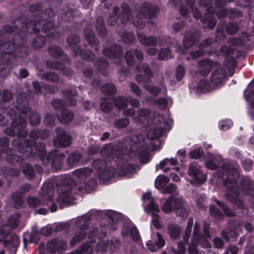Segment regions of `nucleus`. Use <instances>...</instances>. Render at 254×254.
<instances>
[{"mask_svg":"<svg viewBox=\"0 0 254 254\" xmlns=\"http://www.w3.org/2000/svg\"><path fill=\"white\" fill-rule=\"evenodd\" d=\"M73 118V114L69 111L64 110L62 111L61 117H59L60 121L63 123H66L71 121Z\"/></svg>","mask_w":254,"mask_h":254,"instance_id":"32","label":"nucleus"},{"mask_svg":"<svg viewBox=\"0 0 254 254\" xmlns=\"http://www.w3.org/2000/svg\"><path fill=\"white\" fill-rule=\"evenodd\" d=\"M237 26L235 24H231L227 28L228 32L231 34H233L237 31Z\"/></svg>","mask_w":254,"mask_h":254,"instance_id":"63","label":"nucleus"},{"mask_svg":"<svg viewBox=\"0 0 254 254\" xmlns=\"http://www.w3.org/2000/svg\"><path fill=\"white\" fill-rule=\"evenodd\" d=\"M176 190V186L173 184H170L165 188L163 189L162 192L164 193H175Z\"/></svg>","mask_w":254,"mask_h":254,"instance_id":"49","label":"nucleus"},{"mask_svg":"<svg viewBox=\"0 0 254 254\" xmlns=\"http://www.w3.org/2000/svg\"><path fill=\"white\" fill-rule=\"evenodd\" d=\"M172 55L168 49H162L160 50L158 58L159 59L166 60L171 58Z\"/></svg>","mask_w":254,"mask_h":254,"instance_id":"37","label":"nucleus"},{"mask_svg":"<svg viewBox=\"0 0 254 254\" xmlns=\"http://www.w3.org/2000/svg\"><path fill=\"white\" fill-rule=\"evenodd\" d=\"M203 148L200 147L191 151L189 154V156L192 159H197L203 154Z\"/></svg>","mask_w":254,"mask_h":254,"instance_id":"40","label":"nucleus"},{"mask_svg":"<svg viewBox=\"0 0 254 254\" xmlns=\"http://www.w3.org/2000/svg\"><path fill=\"white\" fill-rule=\"evenodd\" d=\"M177 161L175 158H165L161 162H160L159 165L156 166V168L157 170L160 169H162L164 172H167L172 168L174 169V167L177 164Z\"/></svg>","mask_w":254,"mask_h":254,"instance_id":"21","label":"nucleus"},{"mask_svg":"<svg viewBox=\"0 0 254 254\" xmlns=\"http://www.w3.org/2000/svg\"><path fill=\"white\" fill-rule=\"evenodd\" d=\"M133 53L135 54V56L138 60H141L143 58L142 53L138 50L134 52L128 51L126 56V59L127 63L129 65H131L134 61V58L133 56Z\"/></svg>","mask_w":254,"mask_h":254,"instance_id":"27","label":"nucleus"},{"mask_svg":"<svg viewBox=\"0 0 254 254\" xmlns=\"http://www.w3.org/2000/svg\"><path fill=\"white\" fill-rule=\"evenodd\" d=\"M50 53L55 57L60 56L62 53V51L60 48L58 47H55L51 48L50 50Z\"/></svg>","mask_w":254,"mask_h":254,"instance_id":"57","label":"nucleus"},{"mask_svg":"<svg viewBox=\"0 0 254 254\" xmlns=\"http://www.w3.org/2000/svg\"><path fill=\"white\" fill-rule=\"evenodd\" d=\"M101 90L104 94H112L116 91V89L113 84L108 83L102 87Z\"/></svg>","mask_w":254,"mask_h":254,"instance_id":"39","label":"nucleus"},{"mask_svg":"<svg viewBox=\"0 0 254 254\" xmlns=\"http://www.w3.org/2000/svg\"><path fill=\"white\" fill-rule=\"evenodd\" d=\"M232 123L230 120H224L219 122V127L221 130H225L232 126Z\"/></svg>","mask_w":254,"mask_h":254,"instance_id":"46","label":"nucleus"},{"mask_svg":"<svg viewBox=\"0 0 254 254\" xmlns=\"http://www.w3.org/2000/svg\"><path fill=\"white\" fill-rule=\"evenodd\" d=\"M66 243L64 241H60L58 239H55L49 242L46 245V250L48 252L54 253L56 252L62 253L65 250Z\"/></svg>","mask_w":254,"mask_h":254,"instance_id":"16","label":"nucleus"},{"mask_svg":"<svg viewBox=\"0 0 254 254\" xmlns=\"http://www.w3.org/2000/svg\"><path fill=\"white\" fill-rule=\"evenodd\" d=\"M12 198L16 208L21 206L22 204L23 200L21 195L18 193H14L12 195Z\"/></svg>","mask_w":254,"mask_h":254,"instance_id":"45","label":"nucleus"},{"mask_svg":"<svg viewBox=\"0 0 254 254\" xmlns=\"http://www.w3.org/2000/svg\"><path fill=\"white\" fill-rule=\"evenodd\" d=\"M137 116L140 118H145L147 123L150 124L151 128L148 131L147 136L151 139L160 136L164 131L169 130L172 125L171 118L168 117L164 119L157 113H151L146 109L138 110Z\"/></svg>","mask_w":254,"mask_h":254,"instance_id":"3","label":"nucleus"},{"mask_svg":"<svg viewBox=\"0 0 254 254\" xmlns=\"http://www.w3.org/2000/svg\"><path fill=\"white\" fill-rule=\"evenodd\" d=\"M185 251V247L184 243L180 242L178 244V247L177 250L174 251L175 254H184Z\"/></svg>","mask_w":254,"mask_h":254,"instance_id":"53","label":"nucleus"},{"mask_svg":"<svg viewBox=\"0 0 254 254\" xmlns=\"http://www.w3.org/2000/svg\"><path fill=\"white\" fill-rule=\"evenodd\" d=\"M169 179L164 175L158 176L155 181V187L158 190H162L165 185L168 182Z\"/></svg>","mask_w":254,"mask_h":254,"instance_id":"28","label":"nucleus"},{"mask_svg":"<svg viewBox=\"0 0 254 254\" xmlns=\"http://www.w3.org/2000/svg\"><path fill=\"white\" fill-rule=\"evenodd\" d=\"M41 26V23L39 22L31 21L26 25V27L28 32H36L39 31Z\"/></svg>","mask_w":254,"mask_h":254,"instance_id":"35","label":"nucleus"},{"mask_svg":"<svg viewBox=\"0 0 254 254\" xmlns=\"http://www.w3.org/2000/svg\"><path fill=\"white\" fill-rule=\"evenodd\" d=\"M239 172L236 168L227 169L225 174H223L220 177L224 180V184L228 188V193L226 198L228 200L235 203H239L238 199V193L241 191L246 194H249V191H254L251 189V181L247 179L243 181L241 184V190L236 187L237 179L239 177Z\"/></svg>","mask_w":254,"mask_h":254,"instance_id":"2","label":"nucleus"},{"mask_svg":"<svg viewBox=\"0 0 254 254\" xmlns=\"http://www.w3.org/2000/svg\"><path fill=\"white\" fill-rule=\"evenodd\" d=\"M140 75L136 77L137 81H148V77H150L152 73L149 69L148 66L145 65L138 69Z\"/></svg>","mask_w":254,"mask_h":254,"instance_id":"26","label":"nucleus"},{"mask_svg":"<svg viewBox=\"0 0 254 254\" xmlns=\"http://www.w3.org/2000/svg\"><path fill=\"white\" fill-rule=\"evenodd\" d=\"M19 114H20V118L19 119L21 120L20 121V127H18V125H16L17 121H14L12 122V126L14 127V131L16 130L17 131V136L18 137H24L25 135L27 134V132L24 129V127H25V122L26 121V119L25 117L23 116V114H26L27 112L29 111V109L27 107H25L21 111L20 110H18Z\"/></svg>","mask_w":254,"mask_h":254,"instance_id":"14","label":"nucleus"},{"mask_svg":"<svg viewBox=\"0 0 254 254\" xmlns=\"http://www.w3.org/2000/svg\"><path fill=\"white\" fill-rule=\"evenodd\" d=\"M144 139V137L141 134L132 136L130 138L129 150L128 146H126V152L118 157L120 164L117 167V170L120 176L130 178L136 172L135 167L129 164L126 161L127 159L138 155L140 161L143 163L149 162L150 158L148 155V150H142L141 148L138 147V143Z\"/></svg>","mask_w":254,"mask_h":254,"instance_id":"1","label":"nucleus"},{"mask_svg":"<svg viewBox=\"0 0 254 254\" xmlns=\"http://www.w3.org/2000/svg\"><path fill=\"white\" fill-rule=\"evenodd\" d=\"M213 64V63L208 60H204L200 61L198 65L200 74L203 76H206L209 72Z\"/></svg>","mask_w":254,"mask_h":254,"instance_id":"25","label":"nucleus"},{"mask_svg":"<svg viewBox=\"0 0 254 254\" xmlns=\"http://www.w3.org/2000/svg\"><path fill=\"white\" fill-rule=\"evenodd\" d=\"M226 76V73L222 69H217L213 73L211 76V80L214 84V88H216L220 86L224 81Z\"/></svg>","mask_w":254,"mask_h":254,"instance_id":"22","label":"nucleus"},{"mask_svg":"<svg viewBox=\"0 0 254 254\" xmlns=\"http://www.w3.org/2000/svg\"><path fill=\"white\" fill-rule=\"evenodd\" d=\"M213 242L216 248H221L223 246V243L220 238H216L214 239Z\"/></svg>","mask_w":254,"mask_h":254,"instance_id":"62","label":"nucleus"},{"mask_svg":"<svg viewBox=\"0 0 254 254\" xmlns=\"http://www.w3.org/2000/svg\"><path fill=\"white\" fill-rule=\"evenodd\" d=\"M81 156L78 153L73 154L71 155L68 160L67 162L70 165H73L80 160Z\"/></svg>","mask_w":254,"mask_h":254,"instance_id":"47","label":"nucleus"},{"mask_svg":"<svg viewBox=\"0 0 254 254\" xmlns=\"http://www.w3.org/2000/svg\"><path fill=\"white\" fill-rule=\"evenodd\" d=\"M193 224V219L190 218L188 220V226L186 228V231L185 235L184 236V241L185 242H187L189 240V235L190 233L191 228Z\"/></svg>","mask_w":254,"mask_h":254,"instance_id":"41","label":"nucleus"},{"mask_svg":"<svg viewBox=\"0 0 254 254\" xmlns=\"http://www.w3.org/2000/svg\"><path fill=\"white\" fill-rule=\"evenodd\" d=\"M19 218V215L17 213L15 214L12 217L9 218L8 224L11 228H15L18 223V220Z\"/></svg>","mask_w":254,"mask_h":254,"instance_id":"42","label":"nucleus"},{"mask_svg":"<svg viewBox=\"0 0 254 254\" xmlns=\"http://www.w3.org/2000/svg\"><path fill=\"white\" fill-rule=\"evenodd\" d=\"M252 164V161L250 160H246L242 163L244 168L247 171L251 169Z\"/></svg>","mask_w":254,"mask_h":254,"instance_id":"61","label":"nucleus"},{"mask_svg":"<svg viewBox=\"0 0 254 254\" xmlns=\"http://www.w3.org/2000/svg\"><path fill=\"white\" fill-rule=\"evenodd\" d=\"M119 246V241L117 239L113 238L108 243L104 241L99 242L97 245L95 252L92 250V245L88 243L84 244L80 250L73 252L70 254H90L91 252L93 253V254H95V253H97V254H100L107 251L109 249V251L112 253H114L118 250Z\"/></svg>","mask_w":254,"mask_h":254,"instance_id":"5","label":"nucleus"},{"mask_svg":"<svg viewBox=\"0 0 254 254\" xmlns=\"http://www.w3.org/2000/svg\"><path fill=\"white\" fill-rule=\"evenodd\" d=\"M92 171L88 168H82L75 170L73 173L74 180L76 183L73 182L70 178H66V181L68 183L71 182L74 187L76 188L79 190H81L83 188H87V184L86 183L88 177L91 174Z\"/></svg>","mask_w":254,"mask_h":254,"instance_id":"7","label":"nucleus"},{"mask_svg":"<svg viewBox=\"0 0 254 254\" xmlns=\"http://www.w3.org/2000/svg\"><path fill=\"white\" fill-rule=\"evenodd\" d=\"M221 157L218 155H214L209 154L205 157V167L210 170H215L222 163Z\"/></svg>","mask_w":254,"mask_h":254,"instance_id":"19","label":"nucleus"},{"mask_svg":"<svg viewBox=\"0 0 254 254\" xmlns=\"http://www.w3.org/2000/svg\"><path fill=\"white\" fill-rule=\"evenodd\" d=\"M57 136L54 140L56 146L65 147L70 143V137L67 134L62 128H58L56 130Z\"/></svg>","mask_w":254,"mask_h":254,"instance_id":"17","label":"nucleus"},{"mask_svg":"<svg viewBox=\"0 0 254 254\" xmlns=\"http://www.w3.org/2000/svg\"><path fill=\"white\" fill-rule=\"evenodd\" d=\"M18 245V237L15 235H12L9 241L4 244V250L0 251V254H15Z\"/></svg>","mask_w":254,"mask_h":254,"instance_id":"15","label":"nucleus"},{"mask_svg":"<svg viewBox=\"0 0 254 254\" xmlns=\"http://www.w3.org/2000/svg\"><path fill=\"white\" fill-rule=\"evenodd\" d=\"M29 122L31 125L35 126L39 123L40 118L38 114H33L29 117Z\"/></svg>","mask_w":254,"mask_h":254,"instance_id":"55","label":"nucleus"},{"mask_svg":"<svg viewBox=\"0 0 254 254\" xmlns=\"http://www.w3.org/2000/svg\"><path fill=\"white\" fill-rule=\"evenodd\" d=\"M199 227L197 223H195L194 226L193 237L191 239V244L189 246V254H195L197 251L196 249L198 242H200L202 236L199 234Z\"/></svg>","mask_w":254,"mask_h":254,"instance_id":"18","label":"nucleus"},{"mask_svg":"<svg viewBox=\"0 0 254 254\" xmlns=\"http://www.w3.org/2000/svg\"><path fill=\"white\" fill-rule=\"evenodd\" d=\"M156 237L157 241H155V245H154L151 241H148L146 243V247L151 252H154L156 250V247L160 248L163 247L165 245L162 237L159 233H157L156 234Z\"/></svg>","mask_w":254,"mask_h":254,"instance_id":"24","label":"nucleus"},{"mask_svg":"<svg viewBox=\"0 0 254 254\" xmlns=\"http://www.w3.org/2000/svg\"><path fill=\"white\" fill-rule=\"evenodd\" d=\"M138 38L143 45H156L157 41L153 37H147L142 33H138Z\"/></svg>","mask_w":254,"mask_h":254,"instance_id":"29","label":"nucleus"},{"mask_svg":"<svg viewBox=\"0 0 254 254\" xmlns=\"http://www.w3.org/2000/svg\"><path fill=\"white\" fill-rule=\"evenodd\" d=\"M70 188L63 185L59 189V197L57 201L62 207H65L73 203V195L69 190Z\"/></svg>","mask_w":254,"mask_h":254,"instance_id":"11","label":"nucleus"},{"mask_svg":"<svg viewBox=\"0 0 254 254\" xmlns=\"http://www.w3.org/2000/svg\"><path fill=\"white\" fill-rule=\"evenodd\" d=\"M215 201L217 205L222 209L225 214L230 216L235 215V213L227 208L224 204L221 203L216 199H215Z\"/></svg>","mask_w":254,"mask_h":254,"instance_id":"43","label":"nucleus"},{"mask_svg":"<svg viewBox=\"0 0 254 254\" xmlns=\"http://www.w3.org/2000/svg\"><path fill=\"white\" fill-rule=\"evenodd\" d=\"M133 24L137 27L142 28L145 26V23L142 18L136 17V19L133 22Z\"/></svg>","mask_w":254,"mask_h":254,"instance_id":"59","label":"nucleus"},{"mask_svg":"<svg viewBox=\"0 0 254 254\" xmlns=\"http://www.w3.org/2000/svg\"><path fill=\"white\" fill-rule=\"evenodd\" d=\"M54 28V25L52 21H48L46 22L42 27V31L44 33H47Z\"/></svg>","mask_w":254,"mask_h":254,"instance_id":"52","label":"nucleus"},{"mask_svg":"<svg viewBox=\"0 0 254 254\" xmlns=\"http://www.w3.org/2000/svg\"><path fill=\"white\" fill-rule=\"evenodd\" d=\"M173 101L171 98H160L155 101V104L160 109H165L172 104Z\"/></svg>","mask_w":254,"mask_h":254,"instance_id":"31","label":"nucleus"},{"mask_svg":"<svg viewBox=\"0 0 254 254\" xmlns=\"http://www.w3.org/2000/svg\"><path fill=\"white\" fill-rule=\"evenodd\" d=\"M53 194V190L51 186L47 184H44L41 189L40 197L43 200H39L36 197H29L27 199L28 205L32 207H37L40 204L47 205L50 208L51 212L56 211L57 206L53 202L52 196Z\"/></svg>","mask_w":254,"mask_h":254,"instance_id":"4","label":"nucleus"},{"mask_svg":"<svg viewBox=\"0 0 254 254\" xmlns=\"http://www.w3.org/2000/svg\"><path fill=\"white\" fill-rule=\"evenodd\" d=\"M89 220L88 216H83L75 221V234L70 243L71 246L85 238L87 232H88L87 223Z\"/></svg>","mask_w":254,"mask_h":254,"instance_id":"8","label":"nucleus"},{"mask_svg":"<svg viewBox=\"0 0 254 254\" xmlns=\"http://www.w3.org/2000/svg\"><path fill=\"white\" fill-rule=\"evenodd\" d=\"M210 213L216 219L218 218L220 216H221V213L220 210L216 209L214 206H211L210 208Z\"/></svg>","mask_w":254,"mask_h":254,"instance_id":"56","label":"nucleus"},{"mask_svg":"<svg viewBox=\"0 0 254 254\" xmlns=\"http://www.w3.org/2000/svg\"><path fill=\"white\" fill-rule=\"evenodd\" d=\"M144 87L146 89L149 93L156 95L161 91H162L163 93L166 92L165 89L162 87V89L159 88L157 87H155L152 85L146 84L144 85Z\"/></svg>","mask_w":254,"mask_h":254,"instance_id":"34","label":"nucleus"},{"mask_svg":"<svg viewBox=\"0 0 254 254\" xmlns=\"http://www.w3.org/2000/svg\"><path fill=\"white\" fill-rule=\"evenodd\" d=\"M46 78L48 80L53 82H57L59 79L58 76L56 74L53 73H49L47 74Z\"/></svg>","mask_w":254,"mask_h":254,"instance_id":"60","label":"nucleus"},{"mask_svg":"<svg viewBox=\"0 0 254 254\" xmlns=\"http://www.w3.org/2000/svg\"><path fill=\"white\" fill-rule=\"evenodd\" d=\"M113 101L114 103L115 106L117 108L121 109H124L127 107L128 100L125 97H119L115 99H102L100 105L101 110L105 112L110 111L113 107V105L111 103Z\"/></svg>","mask_w":254,"mask_h":254,"instance_id":"9","label":"nucleus"},{"mask_svg":"<svg viewBox=\"0 0 254 254\" xmlns=\"http://www.w3.org/2000/svg\"><path fill=\"white\" fill-rule=\"evenodd\" d=\"M10 228L8 225L0 227V241L5 240L6 237L9 234Z\"/></svg>","mask_w":254,"mask_h":254,"instance_id":"36","label":"nucleus"},{"mask_svg":"<svg viewBox=\"0 0 254 254\" xmlns=\"http://www.w3.org/2000/svg\"><path fill=\"white\" fill-rule=\"evenodd\" d=\"M168 231L170 237L175 239L180 235L181 230L177 225H170L169 226Z\"/></svg>","mask_w":254,"mask_h":254,"instance_id":"33","label":"nucleus"},{"mask_svg":"<svg viewBox=\"0 0 254 254\" xmlns=\"http://www.w3.org/2000/svg\"><path fill=\"white\" fill-rule=\"evenodd\" d=\"M122 233L126 236L129 235L134 240H137L139 238L138 232L136 227L134 226H131L129 230L124 228L122 231Z\"/></svg>","mask_w":254,"mask_h":254,"instance_id":"30","label":"nucleus"},{"mask_svg":"<svg viewBox=\"0 0 254 254\" xmlns=\"http://www.w3.org/2000/svg\"><path fill=\"white\" fill-rule=\"evenodd\" d=\"M246 100L250 103L251 107L254 108V81L251 82L244 91Z\"/></svg>","mask_w":254,"mask_h":254,"instance_id":"23","label":"nucleus"},{"mask_svg":"<svg viewBox=\"0 0 254 254\" xmlns=\"http://www.w3.org/2000/svg\"><path fill=\"white\" fill-rule=\"evenodd\" d=\"M75 95V92L74 91L73 93H69L67 95V98L68 100H69V104L70 105H74L76 103V101L74 99H72V96Z\"/></svg>","mask_w":254,"mask_h":254,"instance_id":"64","label":"nucleus"},{"mask_svg":"<svg viewBox=\"0 0 254 254\" xmlns=\"http://www.w3.org/2000/svg\"><path fill=\"white\" fill-rule=\"evenodd\" d=\"M25 148H21L20 151L21 153L27 152L29 154H31L34 153V151H36V153L39 154V152L41 154H43L44 152L45 145L41 142H39L36 144L35 140H31L28 141L24 142L22 146H25Z\"/></svg>","mask_w":254,"mask_h":254,"instance_id":"13","label":"nucleus"},{"mask_svg":"<svg viewBox=\"0 0 254 254\" xmlns=\"http://www.w3.org/2000/svg\"><path fill=\"white\" fill-rule=\"evenodd\" d=\"M23 172L28 179L31 178L33 173L32 166L28 164L26 165V168L23 169Z\"/></svg>","mask_w":254,"mask_h":254,"instance_id":"51","label":"nucleus"},{"mask_svg":"<svg viewBox=\"0 0 254 254\" xmlns=\"http://www.w3.org/2000/svg\"><path fill=\"white\" fill-rule=\"evenodd\" d=\"M44 44V39L43 37H38L34 40L33 46L35 48L41 47Z\"/></svg>","mask_w":254,"mask_h":254,"instance_id":"58","label":"nucleus"},{"mask_svg":"<svg viewBox=\"0 0 254 254\" xmlns=\"http://www.w3.org/2000/svg\"><path fill=\"white\" fill-rule=\"evenodd\" d=\"M182 200L181 199V203L180 204H178L177 207L176 208V210L177 211V213L179 215L182 217H187L188 214V212L187 210L183 207H182Z\"/></svg>","mask_w":254,"mask_h":254,"instance_id":"48","label":"nucleus"},{"mask_svg":"<svg viewBox=\"0 0 254 254\" xmlns=\"http://www.w3.org/2000/svg\"><path fill=\"white\" fill-rule=\"evenodd\" d=\"M129 124L128 119L125 118L116 121L115 125L119 128H123L127 127Z\"/></svg>","mask_w":254,"mask_h":254,"instance_id":"50","label":"nucleus"},{"mask_svg":"<svg viewBox=\"0 0 254 254\" xmlns=\"http://www.w3.org/2000/svg\"><path fill=\"white\" fill-rule=\"evenodd\" d=\"M142 199L146 205L144 208L145 211L151 215L152 223L154 227L156 229H159L161 227V225L157 213L160 210L158 205L154 202L151 193L149 192H146L143 195Z\"/></svg>","mask_w":254,"mask_h":254,"instance_id":"6","label":"nucleus"},{"mask_svg":"<svg viewBox=\"0 0 254 254\" xmlns=\"http://www.w3.org/2000/svg\"><path fill=\"white\" fill-rule=\"evenodd\" d=\"M185 74V69L182 66H178L176 70V77L178 80H181Z\"/></svg>","mask_w":254,"mask_h":254,"instance_id":"54","label":"nucleus"},{"mask_svg":"<svg viewBox=\"0 0 254 254\" xmlns=\"http://www.w3.org/2000/svg\"><path fill=\"white\" fill-rule=\"evenodd\" d=\"M181 203V199L171 196L167 199L161 206L162 211L166 213H169L176 210L178 204Z\"/></svg>","mask_w":254,"mask_h":254,"instance_id":"20","label":"nucleus"},{"mask_svg":"<svg viewBox=\"0 0 254 254\" xmlns=\"http://www.w3.org/2000/svg\"><path fill=\"white\" fill-rule=\"evenodd\" d=\"M106 216L108 218L113 222L118 221L120 217L119 213L112 210H108L106 212Z\"/></svg>","mask_w":254,"mask_h":254,"instance_id":"44","label":"nucleus"},{"mask_svg":"<svg viewBox=\"0 0 254 254\" xmlns=\"http://www.w3.org/2000/svg\"><path fill=\"white\" fill-rule=\"evenodd\" d=\"M93 165L97 170L98 175L101 179L109 178L114 174V169L113 168L106 169V163L104 160H95L93 163Z\"/></svg>","mask_w":254,"mask_h":254,"instance_id":"12","label":"nucleus"},{"mask_svg":"<svg viewBox=\"0 0 254 254\" xmlns=\"http://www.w3.org/2000/svg\"><path fill=\"white\" fill-rule=\"evenodd\" d=\"M188 174L192 178L190 180V182L191 184H199L203 183L206 180V175L201 173L200 166H198L195 161L192 162L190 165Z\"/></svg>","mask_w":254,"mask_h":254,"instance_id":"10","label":"nucleus"},{"mask_svg":"<svg viewBox=\"0 0 254 254\" xmlns=\"http://www.w3.org/2000/svg\"><path fill=\"white\" fill-rule=\"evenodd\" d=\"M197 89L199 91H200V92L202 93L212 90L211 88H209V85L207 82L205 80H203L199 83Z\"/></svg>","mask_w":254,"mask_h":254,"instance_id":"38","label":"nucleus"}]
</instances>
